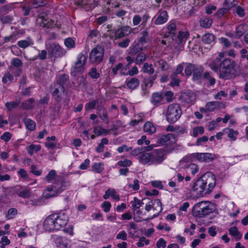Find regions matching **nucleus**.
<instances>
[{"label":"nucleus","instance_id":"f257e3e1","mask_svg":"<svg viewBox=\"0 0 248 248\" xmlns=\"http://www.w3.org/2000/svg\"><path fill=\"white\" fill-rule=\"evenodd\" d=\"M224 53L220 52L218 55L209 63L210 68L215 72L218 73V77L223 79L234 78L241 74V69L236 62L232 60L224 59Z\"/></svg>","mask_w":248,"mask_h":248},{"label":"nucleus","instance_id":"f03ea898","mask_svg":"<svg viewBox=\"0 0 248 248\" xmlns=\"http://www.w3.org/2000/svg\"><path fill=\"white\" fill-rule=\"evenodd\" d=\"M55 182L54 185L48 187L44 190L43 193L44 198L48 199L57 196L70 186L69 182H65L61 177L57 178Z\"/></svg>","mask_w":248,"mask_h":248},{"label":"nucleus","instance_id":"7ed1b4c3","mask_svg":"<svg viewBox=\"0 0 248 248\" xmlns=\"http://www.w3.org/2000/svg\"><path fill=\"white\" fill-rule=\"evenodd\" d=\"M212 207L211 203L207 201L198 202L193 208V214L197 217H204L213 212Z\"/></svg>","mask_w":248,"mask_h":248},{"label":"nucleus","instance_id":"20e7f679","mask_svg":"<svg viewBox=\"0 0 248 248\" xmlns=\"http://www.w3.org/2000/svg\"><path fill=\"white\" fill-rule=\"evenodd\" d=\"M182 114V111L178 104H170L168 107L166 111V120L170 124H174L179 119Z\"/></svg>","mask_w":248,"mask_h":248},{"label":"nucleus","instance_id":"39448f33","mask_svg":"<svg viewBox=\"0 0 248 248\" xmlns=\"http://www.w3.org/2000/svg\"><path fill=\"white\" fill-rule=\"evenodd\" d=\"M203 71L204 67L203 66L190 63H186V66L185 69L186 76L190 77L193 74L192 78L194 80L196 81L201 80Z\"/></svg>","mask_w":248,"mask_h":248},{"label":"nucleus","instance_id":"423d86ee","mask_svg":"<svg viewBox=\"0 0 248 248\" xmlns=\"http://www.w3.org/2000/svg\"><path fill=\"white\" fill-rule=\"evenodd\" d=\"M104 48L99 45L96 46L91 51L89 61L92 63L99 64L103 61Z\"/></svg>","mask_w":248,"mask_h":248},{"label":"nucleus","instance_id":"0eeeda50","mask_svg":"<svg viewBox=\"0 0 248 248\" xmlns=\"http://www.w3.org/2000/svg\"><path fill=\"white\" fill-rule=\"evenodd\" d=\"M201 180L204 185L207 192L210 193L216 186L215 176L211 172L204 173L201 177Z\"/></svg>","mask_w":248,"mask_h":248},{"label":"nucleus","instance_id":"6e6552de","mask_svg":"<svg viewBox=\"0 0 248 248\" xmlns=\"http://www.w3.org/2000/svg\"><path fill=\"white\" fill-rule=\"evenodd\" d=\"M49 55L51 57H61L65 54L66 51L59 44H49L46 46Z\"/></svg>","mask_w":248,"mask_h":248},{"label":"nucleus","instance_id":"1a4fd4ad","mask_svg":"<svg viewBox=\"0 0 248 248\" xmlns=\"http://www.w3.org/2000/svg\"><path fill=\"white\" fill-rule=\"evenodd\" d=\"M52 96L55 101L58 103L62 99V94L66 93L64 87L61 86L58 84H54L51 86Z\"/></svg>","mask_w":248,"mask_h":248},{"label":"nucleus","instance_id":"9d476101","mask_svg":"<svg viewBox=\"0 0 248 248\" xmlns=\"http://www.w3.org/2000/svg\"><path fill=\"white\" fill-rule=\"evenodd\" d=\"M152 164H158L161 163L165 159V153L162 149L153 150L150 153Z\"/></svg>","mask_w":248,"mask_h":248},{"label":"nucleus","instance_id":"9b49d317","mask_svg":"<svg viewBox=\"0 0 248 248\" xmlns=\"http://www.w3.org/2000/svg\"><path fill=\"white\" fill-rule=\"evenodd\" d=\"M192 156L198 161L205 162L212 161L217 157L215 154L210 153H194L192 154Z\"/></svg>","mask_w":248,"mask_h":248},{"label":"nucleus","instance_id":"f8f14e48","mask_svg":"<svg viewBox=\"0 0 248 248\" xmlns=\"http://www.w3.org/2000/svg\"><path fill=\"white\" fill-rule=\"evenodd\" d=\"M205 186L201 178L198 179L193 184L192 189L194 191H196L197 194L199 195H202L203 193L207 194L209 193L207 192V190L206 189Z\"/></svg>","mask_w":248,"mask_h":248},{"label":"nucleus","instance_id":"ddd939ff","mask_svg":"<svg viewBox=\"0 0 248 248\" xmlns=\"http://www.w3.org/2000/svg\"><path fill=\"white\" fill-rule=\"evenodd\" d=\"M150 16L148 14H144L142 17L139 15H135L133 18L132 23L134 26L138 25L141 21L142 29H144Z\"/></svg>","mask_w":248,"mask_h":248},{"label":"nucleus","instance_id":"4468645a","mask_svg":"<svg viewBox=\"0 0 248 248\" xmlns=\"http://www.w3.org/2000/svg\"><path fill=\"white\" fill-rule=\"evenodd\" d=\"M132 31V29L129 26H124L117 30L115 32V38H121L128 35Z\"/></svg>","mask_w":248,"mask_h":248},{"label":"nucleus","instance_id":"2eb2a0df","mask_svg":"<svg viewBox=\"0 0 248 248\" xmlns=\"http://www.w3.org/2000/svg\"><path fill=\"white\" fill-rule=\"evenodd\" d=\"M179 100L181 101L182 103L189 104L195 101V96L193 93L191 92H185L181 94L179 97Z\"/></svg>","mask_w":248,"mask_h":248},{"label":"nucleus","instance_id":"dca6fc26","mask_svg":"<svg viewBox=\"0 0 248 248\" xmlns=\"http://www.w3.org/2000/svg\"><path fill=\"white\" fill-rule=\"evenodd\" d=\"M157 14V17L154 22L155 25H162L167 21L168 19V15L166 11L159 10Z\"/></svg>","mask_w":248,"mask_h":248},{"label":"nucleus","instance_id":"f3484780","mask_svg":"<svg viewBox=\"0 0 248 248\" xmlns=\"http://www.w3.org/2000/svg\"><path fill=\"white\" fill-rule=\"evenodd\" d=\"M140 83V80L138 78L133 77L127 78L125 82V85L128 89L133 91L139 86Z\"/></svg>","mask_w":248,"mask_h":248},{"label":"nucleus","instance_id":"a211bd4d","mask_svg":"<svg viewBox=\"0 0 248 248\" xmlns=\"http://www.w3.org/2000/svg\"><path fill=\"white\" fill-rule=\"evenodd\" d=\"M175 140V135L172 134H168L166 135L161 136L158 140L157 142L161 145L169 144L170 142H174Z\"/></svg>","mask_w":248,"mask_h":248},{"label":"nucleus","instance_id":"6ab92c4d","mask_svg":"<svg viewBox=\"0 0 248 248\" xmlns=\"http://www.w3.org/2000/svg\"><path fill=\"white\" fill-rule=\"evenodd\" d=\"M44 227L46 230L49 232L56 230L53 215L49 216L46 219Z\"/></svg>","mask_w":248,"mask_h":248},{"label":"nucleus","instance_id":"aec40b11","mask_svg":"<svg viewBox=\"0 0 248 248\" xmlns=\"http://www.w3.org/2000/svg\"><path fill=\"white\" fill-rule=\"evenodd\" d=\"M163 94L161 93H155L152 95L151 102L155 106H159L163 101Z\"/></svg>","mask_w":248,"mask_h":248},{"label":"nucleus","instance_id":"412c9836","mask_svg":"<svg viewBox=\"0 0 248 248\" xmlns=\"http://www.w3.org/2000/svg\"><path fill=\"white\" fill-rule=\"evenodd\" d=\"M53 216L56 230H61L66 224L67 221L65 219L60 216Z\"/></svg>","mask_w":248,"mask_h":248},{"label":"nucleus","instance_id":"4be33fe9","mask_svg":"<svg viewBox=\"0 0 248 248\" xmlns=\"http://www.w3.org/2000/svg\"><path fill=\"white\" fill-rule=\"evenodd\" d=\"M55 242L59 248H67L68 245V239L62 236H57L55 238Z\"/></svg>","mask_w":248,"mask_h":248},{"label":"nucleus","instance_id":"5701e85b","mask_svg":"<svg viewBox=\"0 0 248 248\" xmlns=\"http://www.w3.org/2000/svg\"><path fill=\"white\" fill-rule=\"evenodd\" d=\"M143 47L140 43L133 44L129 47V54L131 56H135L136 54L142 52Z\"/></svg>","mask_w":248,"mask_h":248},{"label":"nucleus","instance_id":"b1692460","mask_svg":"<svg viewBox=\"0 0 248 248\" xmlns=\"http://www.w3.org/2000/svg\"><path fill=\"white\" fill-rule=\"evenodd\" d=\"M247 30V26L245 24H241L238 25L234 33V37L238 39L242 36Z\"/></svg>","mask_w":248,"mask_h":248},{"label":"nucleus","instance_id":"393cba45","mask_svg":"<svg viewBox=\"0 0 248 248\" xmlns=\"http://www.w3.org/2000/svg\"><path fill=\"white\" fill-rule=\"evenodd\" d=\"M215 39V36L211 33H206L202 36V41L204 43L212 46L214 44Z\"/></svg>","mask_w":248,"mask_h":248},{"label":"nucleus","instance_id":"a878e982","mask_svg":"<svg viewBox=\"0 0 248 248\" xmlns=\"http://www.w3.org/2000/svg\"><path fill=\"white\" fill-rule=\"evenodd\" d=\"M87 57L83 54H80L78 56V60L75 62L74 68H81L86 63Z\"/></svg>","mask_w":248,"mask_h":248},{"label":"nucleus","instance_id":"bb28decb","mask_svg":"<svg viewBox=\"0 0 248 248\" xmlns=\"http://www.w3.org/2000/svg\"><path fill=\"white\" fill-rule=\"evenodd\" d=\"M167 29L168 33L170 34L172 38L174 37L176 35L177 30L175 23L173 21H170L167 26Z\"/></svg>","mask_w":248,"mask_h":248},{"label":"nucleus","instance_id":"cd10ccee","mask_svg":"<svg viewBox=\"0 0 248 248\" xmlns=\"http://www.w3.org/2000/svg\"><path fill=\"white\" fill-rule=\"evenodd\" d=\"M189 33L188 31H179L177 36L178 43L182 44L185 42L186 40L189 37Z\"/></svg>","mask_w":248,"mask_h":248},{"label":"nucleus","instance_id":"c85d7f7f","mask_svg":"<svg viewBox=\"0 0 248 248\" xmlns=\"http://www.w3.org/2000/svg\"><path fill=\"white\" fill-rule=\"evenodd\" d=\"M143 130L145 132L152 134L155 132L156 128L153 123L147 122L143 126Z\"/></svg>","mask_w":248,"mask_h":248},{"label":"nucleus","instance_id":"c756f323","mask_svg":"<svg viewBox=\"0 0 248 248\" xmlns=\"http://www.w3.org/2000/svg\"><path fill=\"white\" fill-rule=\"evenodd\" d=\"M68 76L65 74H62L57 78L56 82L54 83V84H58L61 86L64 87V86L68 82Z\"/></svg>","mask_w":248,"mask_h":248},{"label":"nucleus","instance_id":"7c9ffc66","mask_svg":"<svg viewBox=\"0 0 248 248\" xmlns=\"http://www.w3.org/2000/svg\"><path fill=\"white\" fill-rule=\"evenodd\" d=\"M139 159L141 163L143 164H148L151 165L150 153H144L139 156Z\"/></svg>","mask_w":248,"mask_h":248},{"label":"nucleus","instance_id":"2f4dec72","mask_svg":"<svg viewBox=\"0 0 248 248\" xmlns=\"http://www.w3.org/2000/svg\"><path fill=\"white\" fill-rule=\"evenodd\" d=\"M135 57V63L137 65H141L146 59V55L143 52H140L136 55Z\"/></svg>","mask_w":248,"mask_h":248},{"label":"nucleus","instance_id":"473e14b6","mask_svg":"<svg viewBox=\"0 0 248 248\" xmlns=\"http://www.w3.org/2000/svg\"><path fill=\"white\" fill-rule=\"evenodd\" d=\"M23 122L28 129L31 131H33L35 129L36 126L35 123L31 119L25 118L23 120Z\"/></svg>","mask_w":248,"mask_h":248},{"label":"nucleus","instance_id":"72a5a7b5","mask_svg":"<svg viewBox=\"0 0 248 248\" xmlns=\"http://www.w3.org/2000/svg\"><path fill=\"white\" fill-rule=\"evenodd\" d=\"M229 233L231 235L234 236L236 240H240L242 237V234L239 232L238 228L234 226L229 229Z\"/></svg>","mask_w":248,"mask_h":248},{"label":"nucleus","instance_id":"f704fd0d","mask_svg":"<svg viewBox=\"0 0 248 248\" xmlns=\"http://www.w3.org/2000/svg\"><path fill=\"white\" fill-rule=\"evenodd\" d=\"M212 20L209 17H204L200 20V25L204 28H209L212 24Z\"/></svg>","mask_w":248,"mask_h":248},{"label":"nucleus","instance_id":"c9c22d12","mask_svg":"<svg viewBox=\"0 0 248 248\" xmlns=\"http://www.w3.org/2000/svg\"><path fill=\"white\" fill-rule=\"evenodd\" d=\"M17 195L24 199H29L31 196L30 188H25L17 193Z\"/></svg>","mask_w":248,"mask_h":248},{"label":"nucleus","instance_id":"e433bc0d","mask_svg":"<svg viewBox=\"0 0 248 248\" xmlns=\"http://www.w3.org/2000/svg\"><path fill=\"white\" fill-rule=\"evenodd\" d=\"M141 71L144 73H148L152 75L155 72L154 69L152 67V64L144 63L141 68Z\"/></svg>","mask_w":248,"mask_h":248},{"label":"nucleus","instance_id":"4c0bfd02","mask_svg":"<svg viewBox=\"0 0 248 248\" xmlns=\"http://www.w3.org/2000/svg\"><path fill=\"white\" fill-rule=\"evenodd\" d=\"M35 100L33 98H30L22 103V106L24 109H31L34 107Z\"/></svg>","mask_w":248,"mask_h":248},{"label":"nucleus","instance_id":"58836bf2","mask_svg":"<svg viewBox=\"0 0 248 248\" xmlns=\"http://www.w3.org/2000/svg\"><path fill=\"white\" fill-rule=\"evenodd\" d=\"M33 44L31 39L29 37L27 40L19 41L17 42V45L21 48H25Z\"/></svg>","mask_w":248,"mask_h":248},{"label":"nucleus","instance_id":"ea45409f","mask_svg":"<svg viewBox=\"0 0 248 248\" xmlns=\"http://www.w3.org/2000/svg\"><path fill=\"white\" fill-rule=\"evenodd\" d=\"M157 76L156 75L150 77L148 78H144L143 80V86L149 88L151 87L153 84L154 81L156 79Z\"/></svg>","mask_w":248,"mask_h":248},{"label":"nucleus","instance_id":"a19ab883","mask_svg":"<svg viewBox=\"0 0 248 248\" xmlns=\"http://www.w3.org/2000/svg\"><path fill=\"white\" fill-rule=\"evenodd\" d=\"M153 210L157 212V215L162 210V203L159 199H156L153 202Z\"/></svg>","mask_w":248,"mask_h":248},{"label":"nucleus","instance_id":"79ce46f5","mask_svg":"<svg viewBox=\"0 0 248 248\" xmlns=\"http://www.w3.org/2000/svg\"><path fill=\"white\" fill-rule=\"evenodd\" d=\"M155 65L162 71L167 70L170 67L168 63L165 60L162 59L157 61L155 63Z\"/></svg>","mask_w":248,"mask_h":248},{"label":"nucleus","instance_id":"37998d69","mask_svg":"<svg viewBox=\"0 0 248 248\" xmlns=\"http://www.w3.org/2000/svg\"><path fill=\"white\" fill-rule=\"evenodd\" d=\"M141 37L140 38L138 43H140V45L143 46L144 44L147 42V38L148 37V31L147 29L141 32Z\"/></svg>","mask_w":248,"mask_h":248},{"label":"nucleus","instance_id":"c03bdc74","mask_svg":"<svg viewBox=\"0 0 248 248\" xmlns=\"http://www.w3.org/2000/svg\"><path fill=\"white\" fill-rule=\"evenodd\" d=\"M108 141L107 138H103L101 140V142L98 144L97 147L96 148V151L98 153H101L103 151L104 145L108 144Z\"/></svg>","mask_w":248,"mask_h":248},{"label":"nucleus","instance_id":"a18cd8bd","mask_svg":"<svg viewBox=\"0 0 248 248\" xmlns=\"http://www.w3.org/2000/svg\"><path fill=\"white\" fill-rule=\"evenodd\" d=\"M218 105L219 103L218 102L212 101L208 102L206 105V107L208 111H212L218 107Z\"/></svg>","mask_w":248,"mask_h":248},{"label":"nucleus","instance_id":"49530a36","mask_svg":"<svg viewBox=\"0 0 248 248\" xmlns=\"http://www.w3.org/2000/svg\"><path fill=\"white\" fill-rule=\"evenodd\" d=\"M202 77L204 79H207L209 81V85L210 86H212L215 84L216 82V79L214 78L211 77L209 72H205L203 74Z\"/></svg>","mask_w":248,"mask_h":248},{"label":"nucleus","instance_id":"de8ad7c7","mask_svg":"<svg viewBox=\"0 0 248 248\" xmlns=\"http://www.w3.org/2000/svg\"><path fill=\"white\" fill-rule=\"evenodd\" d=\"M41 149L40 145L31 144L28 148V153L31 155L34 152H37Z\"/></svg>","mask_w":248,"mask_h":248},{"label":"nucleus","instance_id":"09e8293b","mask_svg":"<svg viewBox=\"0 0 248 248\" xmlns=\"http://www.w3.org/2000/svg\"><path fill=\"white\" fill-rule=\"evenodd\" d=\"M132 207L134 211L139 209L143 203L137 197L134 198V201L131 202Z\"/></svg>","mask_w":248,"mask_h":248},{"label":"nucleus","instance_id":"8fccbe9b","mask_svg":"<svg viewBox=\"0 0 248 248\" xmlns=\"http://www.w3.org/2000/svg\"><path fill=\"white\" fill-rule=\"evenodd\" d=\"M237 3L235 0H225L223 3L224 7L227 8L230 10V9L235 6Z\"/></svg>","mask_w":248,"mask_h":248},{"label":"nucleus","instance_id":"3c124183","mask_svg":"<svg viewBox=\"0 0 248 248\" xmlns=\"http://www.w3.org/2000/svg\"><path fill=\"white\" fill-rule=\"evenodd\" d=\"M204 133V128L202 126H197L193 128L192 136L194 137H197L198 135H202Z\"/></svg>","mask_w":248,"mask_h":248},{"label":"nucleus","instance_id":"603ef678","mask_svg":"<svg viewBox=\"0 0 248 248\" xmlns=\"http://www.w3.org/2000/svg\"><path fill=\"white\" fill-rule=\"evenodd\" d=\"M47 51L45 50H43L41 52L38 54L36 56L32 58H30L31 60L35 61L37 59H39L41 60H45L46 58Z\"/></svg>","mask_w":248,"mask_h":248},{"label":"nucleus","instance_id":"864d4df0","mask_svg":"<svg viewBox=\"0 0 248 248\" xmlns=\"http://www.w3.org/2000/svg\"><path fill=\"white\" fill-rule=\"evenodd\" d=\"M93 132L97 136H100L103 134L108 133L109 131L101 127H94L93 128Z\"/></svg>","mask_w":248,"mask_h":248},{"label":"nucleus","instance_id":"5fc2aeb1","mask_svg":"<svg viewBox=\"0 0 248 248\" xmlns=\"http://www.w3.org/2000/svg\"><path fill=\"white\" fill-rule=\"evenodd\" d=\"M19 105L18 102L12 101L11 102H7L5 103V107L9 111H11L18 107Z\"/></svg>","mask_w":248,"mask_h":248},{"label":"nucleus","instance_id":"6e6d98bb","mask_svg":"<svg viewBox=\"0 0 248 248\" xmlns=\"http://www.w3.org/2000/svg\"><path fill=\"white\" fill-rule=\"evenodd\" d=\"M185 168L189 169L192 174H195L199 171V167L194 164H190L185 166Z\"/></svg>","mask_w":248,"mask_h":248},{"label":"nucleus","instance_id":"4d7b16f0","mask_svg":"<svg viewBox=\"0 0 248 248\" xmlns=\"http://www.w3.org/2000/svg\"><path fill=\"white\" fill-rule=\"evenodd\" d=\"M0 20L3 24L10 23L13 20V17L10 15L2 16H0Z\"/></svg>","mask_w":248,"mask_h":248},{"label":"nucleus","instance_id":"13d9d810","mask_svg":"<svg viewBox=\"0 0 248 248\" xmlns=\"http://www.w3.org/2000/svg\"><path fill=\"white\" fill-rule=\"evenodd\" d=\"M64 45L68 48H72L75 47V42L72 38H67L64 40Z\"/></svg>","mask_w":248,"mask_h":248},{"label":"nucleus","instance_id":"bf43d9fd","mask_svg":"<svg viewBox=\"0 0 248 248\" xmlns=\"http://www.w3.org/2000/svg\"><path fill=\"white\" fill-rule=\"evenodd\" d=\"M167 103H170L173 100V93L171 91H167L163 94Z\"/></svg>","mask_w":248,"mask_h":248},{"label":"nucleus","instance_id":"052dcab7","mask_svg":"<svg viewBox=\"0 0 248 248\" xmlns=\"http://www.w3.org/2000/svg\"><path fill=\"white\" fill-rule=\"evenodd\" d=\"M176 76L175 75H170V78L171 79V81L170 83V85L171 86L174 87V86H178L179 85V83L180 82V80L177 78Z\"/></svg>","mask_w":248,"mask_h":248},{"label":"nucleus","instance_id":"680f3d73","mask_svg":"<svg viewBox=\"0 0 248 248\" xmlns=\"http://www.w3.org/2000/svg\"><path fill=\"white\" fill-rule=\"evenodd\" d=\"M88 75L92 78H98L100 77V74L97 72L96 68L94 67L91 68V70L88 73Z\"/></svg>","mask_w":248,"mask_h":248},{"label":"nucleus","instance_id":"e2e57ef3","mask_svg":"<svg viewBox=\"0 0 248 248\" xmlns=\"http://www.w3.org/2000/svg\"><path fill=\"white\" fill-rule=\"evenodd\" d=\"M99 117L103 121H107V123H108V116L107 110L106 108H104L102 109V112H99Z\"/></svg>","mask_w":248,"mask_h":248},{"label":"nucleus","instance_id":"0e129e2a","mask_svg":"<svg viewBox=\"0 0 248 248\" xmlns=\"http://www.w3.org/2000/svg\"><path fill=\"white\" fill-rule=\"evenodd\" d=\"M11 64L16 68H20L23 65L22 61L17 58H14L12 60Z\"/></svg>","mask_w":248,"mask_h":248},{"label":"nucleus","instance_id":"69168bd1","mask_svg":"<svg viewBox=\"0 0 248 248\" xmlns=\"http://www.w3.org/2000/svg\"><path fill=\"white\" fill-rule=\"evenodd\" d=\"M149 243V240L147 239L144 237H141L140 238L139 242H137V245L139 247H143L144 244L148 245Z\"/></svg>","mask_w":248,"mask_h":248},{"label":"nucleus","instance_id":"338daca9","mask_svg":"<svg viewBox=\"0 0 248 248\" xmlns=\"http://www.w3.org/2000/svg\"><path fill=\"white\" fill-rule=\"evenodd\" d=\"M117 164L120 167H126L131 166V165L132 164V162L130 160L124 159V160L119 161L117 163Z\"/></svg>","mask_w":248,"mask_h":248},{"label":"nucleus","instance_id":"774afa93","mask_svg":"<svg viewBox=\"0 0 248 248\" xmlns=\"http://www.w3.org/2000/svg\"><path fill=\"white\" fill-rule=\"evenodd\" d=\"M98 102V100H93L87 103L85 105V108L86 110L93 109L96 103Z\"/></svg>","mask_w":248,"mask_h":248}]
</instances>
